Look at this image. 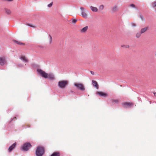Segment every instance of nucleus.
Segmentation results:
<instances>
[{
	"label": "nucleus",
	"mask_w": 156,
	"mask_h": 156,
	"mask_svg": "<svg viewBox=\"0 0 156 156\" xmlns=\"http://www.w3.org/2000/svg\"><path fill=\"white\" fill-rule=\"evenodd\" d=\"M37 72L42 76L45 78H49L51 80L55 79L54 75L51 73L48 74L41 69H38Z\"/></svg>",
	"instance_id": "1"
},
{
	"label": "nucleus",
	"mask_w": 156,
	"mask_h": 156,
	"mask_svg": "<svg viewBox=\"0 0 156 156\" xmlns=\"http://www.w3.org/2000/svg\"><path fill=\"white\" fill-rule=\"evenodd\" d=\"M68 83V82L67 80H60L58 82V86L59 87L64 89L66 87Z\"/></svg>",
	"instance_id": "2"
},
{
	"label": "nucleus",
	"mask_w": 156,
	"mask_h": 156,
	"mask_svg": "<svg viewBox=\"0 0 156 156\" xmlns=\"http://www.w3.org/2000/svg\"><path fill=\"white\" fill-rule=\"evenodd\" d=\"M44 152V148L41 147H37L36 152L37 156H42Z\"/></svg>",
	"instance_id": "3"
},
{
	"label": "nucleus",
	"mask_w": 156,
	"mask_h": 156,
	"mask_svg": "<svg viewBox=\"0 0 156 156\" xmlns=\"http://www.w3.org/2000/svg\"><path fill=\"white\" fill-rule=\"evenodd\" d=\"M31 147V145L30 143H27L24 144L21 148L22 150L24 151H27Z\"/></svg>",
	"instance_id": "4"
},
{
	"label": "nucleus",
	"mask_w": 156,
	"mask_h": 156,
	"mask_svg": "<svg viewBox=\"0 0 156 156\" xmlns=\"http://www.w3.org/2000/svg\"><path fill=\"white\" fill-rule=\"evenodd\" d=\"M74 85L77 88L81 91H83L85 89L84 86L82 83H75Z\"/></svg>",
	"instance_id": "5"
},
{
	"label": "nucleus",
	"mask_w": 156,
	"mask_h": 156,
	"mask_svg": "<svg viewBox=\"0 0 156 156\" xmlns=\"http://www.w3.org/2000/svg\"><path fill=\"white\" fill-rule=\"evenodd\" d=\"M122 106L124 108H127L128 107H130L133 106V104L132 102H125L122 104Z\"/></svg>",
	"instance_id": "6"
},
{
	"label": "nucleus",
	"mask_w": 156,
	"mask_h": 156,
	"mask_svg": "<svg viewBox=\"0 0 156 156\" xmlns=\"http://www.w3.org/2000/svg\"><path fill=\"white\" fill-rule=\"evenodd\" d=\"M6 61L5 57H0V65L3 66L6 63Z\"/></svg>",
	"instance_id": "7"
},
{
	"label": "nucleus",
	"mask_w": 156,
	"mask_h": 156,
	"mask_svg": "<svg viewBox=\"0 0 156 156\" xmlns=\"http://www.w3.org/2000/svg\"><path fill=\"white\" fill-rule=\"evenodd\" d=\"M80 9L82 10L81 12V15L84 18H87V15L86 12L84 11V9L82 7H80Z\"/></svg>",
	"instance_id": "8"
},
{
	"label": "nucleus",
	"mask_w": 156,
	"mask_h": 156,
	"mask_svg": "<svg viewBox=\"0 0 156 156\" xmlns=\"http://www.w3.org/2000/svg\"><path fill=\"white\" fill-rule=\"evenodd\" d=\"M16 145V142H15L13 144H12L10 147H9L8 149V151L9 152H11L15 148Z\"/></svg>",
	"instance_id": "9"
},
{
	"label": "nucleus",
	"mask_w": 156,
	"mask_h": 156,
	"mask_svg": "<svg viewBox=\"0 0 156 156\" xmlns=\"http://www.w3.org/2000/svg\"><path fill=\"white\" fill-rule=\"evenodd\" d=\"M92 84L97 89H98V85L97 83V82L95 80H92Z\"/></svg>",
	"instance_id": "10"
},
{
	"label": "nucleus",
	"mask_w": 156,
	"mask_h": 156,
	"mask_svg": "<svg viewBox=\"0 0 156 156\" xmlns=\"http://www.w3.org/2000/svg\"><path fill=\"white\" fill-rule=\"evenodd\" d=\"M97 94L101 96L106 97L107 96V95L106 94L102 92H97Z\"/></svg>",
	"instance_id": "11"
},
{
	"label": "nucleus",
	"mask_w": 156,
	"mask_h": 156,
	"mask_svg": "<svg viewBox=\"0 0 156 156\" xmlns=\"http://www.w3.org/2000/svg\"><path fill=\"white\" fill-rule=\"evenodd\" d=\"M88 29V27L86 26L81 29L80 30V32L82 33H85L87 32Z\"/></svg>",
	"instance_id": "12"
},
{
	"label": "nucleus",
	"mask_w": 156,
	"mask_h": 156,
	"mask_svg": "<svg viewBox=\"0 0 156 156\" xmlns=\"http://www.w3.org/2000/svg\"><path fill=\"white\" fill-rule=\"evenodd\" d=\"M148 27H145L144 28H142L141 29L140 32L141 33L143 34L146 31L148 30Z\"/></svg>",
	"instance_id": "13"
},
{
	"label": "nucleus",
	"mask_w": 156,
	"mask_h": 156,
	"mask_svg": "<svg viewBox=\"0 0 156 156\" xmlns=\"http://www.w3.org/2000/svg\"><path fill=\"white\" fill-rule=\"evenodd\" d=\"M21 59L25 62H28V60L27 59V57L23 56H22L21 57Z\"/></svg>",
	"instance_id": "14"
},
{
	"label": "nucleus",
	"mask_w": 156,
	"mask_h": 156,
	"mask_svg": "<svg viewBox=\"0 0 156 156\" xmlns=\"http://www.w3.org/2000/svg\"><path fill=\"white\" fill-rule=\"evenodd\" d=\"M118 7L116 6L115 5L113 7L112 9V11L113 12H116L118 11Z\"/></svg>",
	"instance_id": "15"
},
{
	"label": "nucleus",
	"mask_w": 156,
	"mask_h": 156,
	"mask_svg": "<svg viewBox=\"0 0 156 156\" xmlns=\"http://www.w3.org/2000/svg\"><path fill=\"white\" fill-rule=\"evenodd\" d=\"M90 8L92 11L95 12H97L98 11V9L96 7L91 6Z\"/></svg>",
	"instance_id": "16"
},
{
	"label": "nucleus",
	"mask_w": 156,
	"mask_h": 156,
	"mask_svg": "<svg viewBox=\"0 0 156 156\" xmlns=\"http://www.w3.org/2000/svg\"><path fill=\"white\" fill-rule=\"evenodd\" d=\"M121 47L123 48H129V46L128 44H122L121 45Z\"/></svg>",
	"instance_id": "17"
},
{
	"label": "nucleus",
	"mask_w": 156,
	"mask_h": 156,
	"mask_svg": "<svg viewBox=\"0 0 156 156\" xmlns=\"http://www.w3.org/2000/svg\"><path fill=\"white\" fill-rule=\"evenodd\" d=\"M51 156H60V154L58 152H55L53 153Z\"/></svg>",
	"instance_id": "18"
},
{
	"label": "nucleus",
	"mask_w": 156,
	"mask_h": 156,
	"mask_svg": "<svg viewBox=\"0 0 156 156\" xmlns=\"http://www.w3.org/2000/svg\"><path fill=\"white\" fill-rule=\"evenodd\" d=\"M5 12L8 14L9 15L11 13V11L10 10L5 9Z\"/></svg>",
	"instance_id": "19"
},
{
	"label": "nucleus",
	"mask_w": 156,
	"mask_h": 156,
	"mask_svg": "<svg viewBox=\"0 0 156 156\" xmlns=\"http://www.w3.org/2000/svg\"><path fill=\"white\" fill-rule=\"evenodd\" d=\"M141 34H142L140 32H138L137 33L136 35V37L137 38L140 37L141 36Z\"/></svg>",
	"instance_id": "20"
},
{
	"label": "nucleus",
	"mask_w": 156,
	"mask_h": 156,
	"mask_svg": "<svg viewBox=\"0 0 156 156\" xmlns=\"http://www.w3.org/2000/svg\"><path fill=\"white\" fill-rule=\"evenodd\" d=\"M112 101L113 103H118L119 102V101L118 99H113Z\"/></svg>",
	"instance_id": "21"
},
{
	"label": "nucleus",
	"mask_w": 156,
	"mask_h": 156,
	"mask_svg": "<svg viewBox=\"0 0 156 156\" xmlns=\"http://www.w3.org/2000/svg\"><path fill=\"white\" fill-rule=\"evenodd\" d=\"M72 23L73 24H75L77 21V20L76 19H72Z\"/></svg>",
	"instance_id": "22"
},
{
	"label": "nucleus",
	"mask_w": 156,
	"mask_h": 156,
	"mask_svg": "<svg viewBox=\"0 0 156 156\" xmlns=\"http://www.w3.org/2000/svg\"><path fill=\"white\" fill-rule=\"evenodd\" d=\"M14 42L16 43L17 44H22V45L23 44V43H22L18 41H16V40H14Z\"/></svg>",
	"instance_id": "23"
},
{
	"label": "nucleus",
	"mask_w": 156,
	"mask_h": 156,
	"mask_svg": "<svg viewBox=\"0 0 156 156\" xmlns=\"http://www.w3.org/2000/svg\"><path fill=\"white\" fill-rule=\"evenodd\" d=\"M104 8V6L103 5H101L99 6V9L101 10H103Z\"/></svg>",
	"instance_id": "24"
},
{
	"label": "nucleus",
	"mask_w": 156,
	"mask_h": 156,
	"mask_svg": "<svg viewBox=\"0 0 156 156\" xmlns=\"http://www.w3.org/2000/svg\"><path fill=\"white\" fill-rule=\"evenodd\" d=\"M27 25V26H28L30 27H33V28H35V26H33L32 25H31V24H29V23H28Z\"/></svg>",
	"instance_id": "25"
},
{
	"label": "nucleus",
	"mask_w": 156,
	"mask_h": 156,
	"mask_svg": "<svg viewBox=\"0 0 156 156\" xmlns=\"http://www.w3.org/2000/svg\"><path fill=\"white\" fill-rule=\"evenodd\" d=\"M49 37H50V44H51V42H52V37H51V36L49 35Z\"/></svg>",
	"instance_id": "26"
},
{
	"label": "nucleus",
	"mask_w": 156,
	"mask_h": 156,
	"mask_svg": "<svg viewBox=\"0 0 156 156\" xmlns=\"http://www.w3.org/2000/svg\"><path fill=\"white\" fill-rule=\"evenodd\" d=\"M52 3H50V4L48 5V7H50L52 6Z\"/></svg>",
	"instance_id": "27"
},
{
	"label": "nucleus",
	"mask_w": 156,
	"mask_h": 156,
	"mask_svg": "<svg viewBox=\"0 0 156 156\" xmlns=\"http://www.w3.org/2000/svg\"><path fill=\"white\" fill-rule=\"evenodd\" d=\"M131 25L133 27H135L136 26V24L135 23H131Z\"/></svg>",
	"instance_id": "28"
},
{
	"label": "nucleus",
	"mask_w": 156,
	"mask_h": 156,
	"mask_svg": "<svg viewBox=\"0 0 156 156\" xmlns=\"http://www.w3.org/2000/svg\"><path fill=\"white\" fill-rule=\"evenodd\" d=\"M130 6L133 7H135V6L134 4H132L130 5Z\"/></svg>",
	"instance_id": "29"
},
{
	"label": "nucleus",
	"mask_w": 156,
	"mask_h": 156,
	"mask_svg": "<svg viewBox=\"0 0 156 156\" xmlns=\"http://www.w3.org/2000/svg\"><path fill=\"white\" fill-rule=\"evenodd\" d=\"M154 7L156 6V2H154Z\"/></svg>",
	"instance_id": "30"
},
{
	"label": "nucleus",
	"mask_w": 156,
	"mask_h": 156,
	"mask_svg": "<svg viewBox=\"0 0 156 156\" xmlns=\"http://www.w3.org/2000/svg\"><path fill=\"white\" fill-rule=\"evenodd\" d=\"M16 119V117H15L12 120L15 121Z\"/></svg>",
	"instance_id": "31"
},
{
	"label": "nucleus",
	"mask_w": 156,
	"mask_h": 156,
	"mask_svg": "<svg viewBox=\"0 0 156 156\" xmlns=\"http://www.w3.org/2000/svg\"><path fill=\"white\" fill-rule=\"evenodd\" d=\"M154 95L155 96H156V93H154Z\"/></svg>",
	"instance_id": "32"
}]
</instances>
